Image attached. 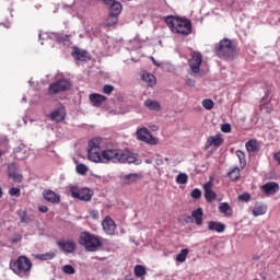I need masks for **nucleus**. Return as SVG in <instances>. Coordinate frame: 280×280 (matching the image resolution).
Returning <instances> with one entry per match:
<instances>
[{"mask_svg":"<svg viewBox=\"0 0 280 280\" xmlns=\"http://www.w3.org/2000/svg\"><path fill=\"white\" fill-rule=\"evenodd\" d=\"M118 16L109 13L105 21V27H113V25L117 24Z\"/></svg>","mask_w":280,"mask_h":280,"instance_id":"nucleus-35","label":"nucleus"},{"mask_svg":"<svg viewBox=\"0 0 280 280\" xmlns=\"http://www.w3.org/2000/svg\"><path fill=\"white\" fill-rule=\"evenodd\" d=\"M113 91H115V86H113L110 84H105L103 86V93H105V95H110V93H113Z\"/></svg>","mask_w":280,"mask_h":280,"instance_id":"nucleus-42","label":"nucleus"},{"mask_svg":"<svg viewBox=\"0 0 280 280\" xmlns=\"http://www.w3.org/2000/svg\"><path fill=\"white\" fill-rule=\"evenodd\" d=\"M190 196L191 198H195L196 200H198V198L202 196V191H200V189L198 188H195L194 190H191Z\"/></svg>","mask_w":280,"mask_h":280,"instance_id":"nucleus-43","label":"nucleus"},{"mask_svg":"<svg viewBox=\"0 0 280 280\" xmlns=\"http://www.w3.org/2000/svg\"><path fill=\"white\" fill-rule=\"evenodd\" d=\"M266 211H268V207L264 205H257L253 208V215L256 218L259 215H265Z\"/></svg>","mask_w":280,"mask_h":280,"instance_id":"nucleus-31","label":"nucleus"},{"mask_svg":"<svg viewBox=\"0 0 280 280\" xmlns=\"http://www.w3.org/2000/svg\"><path fill=\"white\" fill-rule=\"evenodd\" d=\"M165 23L173 34H182V36L191 34V21L188 19L168 15Z\"/></svg>","mask_w":280,"mask_h":280,"instance_id":"nucleus-2","label":"nucleus"},{"mask_svg":"<svg viewBox=\"0 0 280 280\" xmlns=\"http://www.w3.org/2000/svg\"><path fill=\"white\" fill-rule=\"evenodd\" d=\"M224 143V139H222V136L215 135L208 138L206 143V150H209V148H220Z\"/></svg>","mask_w":280,"mask_h":280,"instance_id":"nucleus-17","label":"nucleus"},{"mask_svg":"<svg viewBox=\"0 0 280 280\" xmlns=\"http://www.w3.org/2000/svg\"><path fill=\"white\" fill-rule=\"evenodd\" d=\"M112 156V163H128L133 165H141V159H138L137 154L130 151H121L120 149H114Z\"/></svg>","mask_w":280,"mask_h":280,"instance_id":"nucleus-6","label":"nucleus"},{"mask_svg":"<svg viewBox=\"0 0 280 280\" xmlns=\"http://www.w3.org/2000/svg\"><path fill=\"white\" fill-rule=\"evenodd\" d=\"M143 178V174L141 173H130L120 176L121 185H135V183H139Z\"/></svg>","mask_w":280,"mask_h":280,"instance_id":"nucleus-12","label":"nucleus"},{"mask_svg":"<svg viewBox=\"0 0 280 280\" xmlns=\"http://www.w3.org/2000/svg\"><path fill=\"white\" fill-rule=\"evenodd\" d=\"M20 222L24 224H30V222H34V215L27 214V211L25 210H19L18 212Z\"/></svg>","mask_w":280,"mask_h":280,"instance_id":"nucleus-27","label":"nucleus"},{"mask_svg":"<svg viewBox=\"0 0 280 280\" xmlns=\"http://www.w3.org/2000/svg\"><path fill=\"white\" fill-rule=\"evenodd\" d=\"M228 176H229V178H231V180H237V178H240V176H241L240 167L234 166V167L230 168Z\"/></svg>","mask_w":280,"mask_h":280,"instance_id":"nucleus-34","label":"nucleus"},{"mask_svg":"<svg viewBox=\"0 0 280 280\" xmlns=\"http://www.w3.org/2000/svg\"><path fill=\"white\" fill-rule=\"evenodd\" d=\"M75 170H77V174L84 176V174H86V172H89V166H86L84 164H77Z\"/></svg>","mask_w":280,"mask_h":280,"instance_id":"nucleus-38","label":"nucleus"},{"mask_svg":"<svg viewBox=\"0 0 280 280\" xmlns=\"http://www.w3.org/2000/svg\"><path fill=\"white\" fill-rule=\"evenodd\" d=\"M202 215H205V212L202 211V208H198L196 210H192L191 218H194L195 223L197 226H202Z\"/></svg>","mask_w":280,"mask_h":280,"instance_id":"nucleus-25","label":"nucleus"},{"mask_svg":"<svg viewBox=\"0 0 280 280\" xmlns=\"http://www.w3.org/2000/svg\"><path fill=\"white\" fill-rule=\"evenodd\" d=\"M226 229V225L222 222L218 221H209L208 222V230L214 231V233H224V230Z\"/></svg>","mask_w":280,"mask_h":280,"instance_id":"nucleus-21","label":"nucleus"},{"mask_svg":"<svg viewBox=\"0 0 280 280\" xmlns=\"http://www.w3.org/2000/svg\"><path fill=\"white\" fill-rule=\"evenodd\" d=\"M25 100H26V98H25V97H23V98H22V102H25Z\"/></svg>","mask_w":280,"mask_h":280,"instance_id":"nucleus-57","label":"nucleus"},{"mask_svg":"<svg viewBox=\"0 0 280 280\" xmlns=\"http://www.w3.org/2000/svg\"><path fill=\"white\" fill-rule=\"evenodd\" d=\"M144 106L145 108H148L149 110H153L154 113H159V110H161V103L151 98L144 102Z\"/></svg>","mask_w":280,"mask_h":280,"instance_id":"nucleus-24","label":"nucleus"},{"mask_svg":"<svg viewBox=\"0 0 280 280\" xmlns=\"http://www.w3.org/2000/svg\"><path fill=\"white\" fill-rule=\"evenodd\" d=\"M62 270H63L65 275H75V268H73V266H71V265H65L62 267Z\"/></svg>","mask_w":280,"mask_h":280,"instance_id":"nucleus-41","label":"nucleus"},{"mask_svg":"<svg viewBox=\"0 0 280 280\" xmlns=\"http://www.w3.org/2000/svg\"><path fill=\"white\" fill-rule=\"evenodd\" d=\"M70 14H71L72 16H75L78 13H75V12H70Z\"/></svg>","mask_w":280,"mask_h":280,"instance_id":"nucleus-55","label":"nucleus"},{"mask_svg":"<svg viewBox=\"0 0 280 280\" xmlns=\"http://www.w3.org/2000/svg\"><path fill=\"white\" fill-rule=\"evenodd\" d=\"M187 84H188V86H196V81L189 79V80L187 81Z\"/></svg>","mask_w":280,"mask_h":280,"instance_id":"nucleus-50","label":"nucleus"},{"mask_svg":"<svg viewBox=\"0 0 280 280\" xmlns=\"http://www.w3.org/2000/svg\"><path fill=\"white\" fill-rule=\"evenodd\" d=\"M50 119H52V121H62V119H65V108L55 109L50 114Z\"/></svg>","mask_w":280,"mask_h":280,"instance_id":"nucleus-29","label":"nucleus"},{"mask_svg":"<svg viewBox=\"0 0 280 280\" xmlns=\"http://www.w3.org/2000/svg\"><path fill=\"white\" fill-rule=\"evenodd\" d=\"M220 213H223L225 218H231L233 215V208L228 202H221L219 205Z\"/></svg>","mask_w":280,"mask_h":280,"instance_id":"nucleus-26","label":"nucleus"},{"mask_svg":"<svg viewBox=\"0 0 280 280\" xmlns=\"http://www.w3.org/2000/svg\"><path fill=\"white\" fill-rule=\"evenodd\" d=\"M56 40L60 45H71L69 35H60L58 33H39V40Z\"/></svg>","mask_w":280,"mask_h":280,"instance_id":"nucleus-9","label":"nucleus"},{"mask_svg":"<svg viewBox=\"0 0 280 280\" xmlns=\"http://www.w3.org/2000/svg\"><path fill=\"white\" fill-rule=\"evenodd\" d=\"M57 246L62 253H73L75 250V242L73 241H59Z\"/></svg>","mask_w":280,"mask_h":280,"instance_id":"nucleus-19","label":"nucleus"},{"mask_svg":"<svg viewBox=\"0 0 280 280\" xmlns=\"http://www.w3.org/2000/svg\"><path fill=\"white\" fill-rule=\"evenodd\" d=\"M155 163H156V165H163V160L162 159H156Z\"/></svg>","mask_w":280,"mask_h":280,"instance_id":"nucleus-52","label":"nucleus"},{"mask_svg":"<svg viewBox=\"0 0 280 280\" xmlns=\"http://www.w3.org/2000/svg\"><path fill=\"white\" fill-rule=\"evenodd\" d=\"M8 173L14 183H21L23 180V175L19 173V165L16 163H10L8 165Z\"/></svg>","mask_w":280,"mask_h":280,"instance_id":"nucleus-15","label":"nucleus"},{"mask_svg":"<svg viewBox=\"0 0 280 280\" xmlns=\"http://www.w3.org/2000/svg\"><path fill=\"white\" fill-rule=\"evenodd\" d=\"M13 154L18 161H25L30 156V149L27 145L20 143L13 149Z\"/></svg>","mask_w":280,"mask_h":280,"instance_id":"nucleus-13","label":"nucleus"},{"mask_svg":"<svg viewBox=\"0 0 280 280\" xmlns=\"http://www.w3.org/2000/svg\"><path fill=\"white\" fill-rule=\"evenodd\" d=\"M238 200L242 202H249L250 201V194L244 192L238 196Z\"/></svg>","mask_w":280,"mask_h":280,"instance_id":"nucleus-44","label":"nucleus"},{"mask_svg":"<svg viewBox=\"0 0 280 280\" xmlns=\"http://www.w3.org/2000/svg\"><path fill=\"white\" fill-rule=\"evenodd\" d=\"M221 130H222V132H231V124H223L222 126H221Z\"/></svg>","mask_w":280,"mask_h":280,"instance_id":"nucleus-46","label":"nucleus"},{"mask_svg":"<svg viewBox=\"0 0 280 280\" xmlns=\"http://www.w3.org/2000/svg\"><path fill=\"white\" fill-rule=\"evenodd\" d=\"M165 161H170V159L166 158Z\"/></svg>","mask_w":280,"mask_h":280,"instance_id":"nucleus-60","label":"nucleus"},{"mask_svg":"<svg viewBox=\"0 0 280 280\" xmlns=\"http://www.w3.org/2000/svg\"><path fill=\"white\" fill-rule=\"evenodd\" d=\"M100 138H93L89 141V161H92V163H113L114 149H106L102 151V148H100Z\"/></svg>","mask_w":280,"mask_h":280,"instance_id":"nucleus-1","label":"nucleus"},{"mask_svg":"<svg viewBox=\"0 0 280 280\" xmlns=\"http://www.w3.org/2000/svg\"><path fill=\"white\" fill-rule=\"evenodd\" d=\"M151 60H152V62H153V65H154L155 67H163V62L156 61V59H154V57H151Z\"/></svg>","mask_w":280,"mask_h":280,"instance_id":"nucleus-48","label":"nucleus"},{"mask_svg":"<svg viewBox=\"0 0 280 280\" xmlns=\"http://www.w3.org/2000/svg\"><path fill=\"white\" fill-rule=\"evenodd\" d=\"M236 156L240 161V167L242 170H244V167H246V153H244V151H242V150H237L236 151Z\"/></svg>","mask_w":280,"mask_h":280,"instance_id":"nucleus-33","label":"nucleus"},{"mask_svg":"<svg viewBox=\"0 0 280 280\" xmlns=\"http://www.w3.org/2000/svg\"><path fill=\"white\" fill-rule=\"evenodd\" d=\"M136 277H143L145 275V268L141 265L135 267Z\"/></svg>","mask_w":280,"mask_h":280,"instance_id":"nucleus-39","label":"nucleus"},{"mask_svg":"<svg viewBox=\"0 0 280 280\" xmlns=\"http://www.w3.org/2000/svg\"><path fill=\"white\" fill-rule=\"evenodd\" d=\"M56 257V253L54 252H47L45 254H36L35 258L39 259L40 261H49L50 259H54Z\"/></svg>","mask_w":280,"mask_h":280,"instance_id":"nucleus-30","label":"nucleus"},{"mask_svg":"<svg viewBox=\"0 0 280 280\" xmlns=\"http://www.w3.org/2000/svg\"><path fill=\"white\" fill-rule=\"evenodd\" d=\"M90 101L92 102L93 106H96V108H98V106L106 102V96L98 93H94L90 95Z\"/></svg>","mask_w":280,"mask_h":280,"instance_id":"nucleus-23","label":"nucleus"},{"mask_svg":"<svg viewBox=\"0 0 280 280\" xmlns=\"http://www.w3.org/2000/svg\"><path fill=\"white\" fill-rule=\"evenodd\" d=\"M69 194L77 200H82L83 202H89L93 198V194L89 188H79L78 186H69Z\"/></svg>","mask_w":280,"mask_h":280,"instance_id":"nucleus-7","label":"nucleus"},{"mask_svg":"<svg viewBox=\"0 0 280 280\" xmlns=\"http://www.w3.org/2000/svg\"><path fill=\"white\" fill-rule=\"evenodd\" d=\"M40 44H42V45H45V43H44V42H42Z\"/></svg>","mask_w":280,"mask_h":280,"instance_id":"nucleus-58","label":"nucleus"},{"mask_svg":"<svg viewBox=\"0 0 280 280\" xmlns=\"http://www.w3.org/2000/svg\"><path fill=\"white\" fill-rule=\"evenodd\" d=\"M78 242L88 253H97V250L102 248V240H100V236L91 234L89 231L81 232Z\"/></svg>","mask_w":280,"mask_h":280,"instance_id":"nucleus-3","label":"nucleus"},{"mask_svg":"<svg viewBox=\"0 0 280 280\" xmlns=\"http://www.w3.org/2000/svg\"><path fill=\"white\" fill-rule=\"evenodd\" d=\"M189 180V175L185 173H180L176 177V184L177 185H187V182Z\"/></svg>","mask_w":280,"mask_h":280,"instance_id":"nucleus-37","label":"nucleus"},{"mask_svg":"<svg viewBox=\"0 0 280 280\" xmlns=\"http://www.w3.org/2000/svg\"><path fill=\"white\" fill-rule=\"evenodd\" d=\"M214 54L224 60H231L235 56V46L229 38H223L214 46Z\"/></svg>","mask_w":280,"mask_h":280,"instance_id":"nucleus-5","label":"nucleus"},{"mask_svg":"<svg viewBox=\"0 0 280 280\" xmlns=\"http://www.w3.org/2000/svg\"><path fill=\"white\" fill-rule=\"evenodd\" d=\"M28 84H30V86H32L33 82H32V81H28Z\"/></svg>","mask_w":280,"mask_h":280,"instance_id":"nucleus-56","label":"nucleus"},{"mask_svg":"<svg viewBox=\"0 0 280 280\" xmlns=\"http://www.w3.org/2000/svg\"><path fill=\"white\" fill-rule=\"evenodd\" d=\"M136 137L138 141L148 143V145H156L159 143V138L152 137L150 130L145 127L137 129Z\"/></svg>","mask_w":280,"mask_h":280,"instance_id":"nucleus-8","label":"nucleus"},{"mask_svg":"<svg viewBox=\"0 0 280 280\" xmlns=\"http://www.w3.org/2000/svg\"><path fill=\"white\" fill-rule=\"evenodd\" d=\"M38 211H40V213H47V211H49V208H47V206H39Z\"/></svg>","mask_w":280,"mask_h":280,"instance_id":"nucleus-47","label":"nucleus"},{"mask_svg":"<svg viewBox=\"0 0 280 280\" xmlns=\"http://www.w3.org/2000/svg\"><path fill=\"white\" fill-rule=\"evenodd\" d=\"M10 269L18 277L27 279L30 277V270H32V260L25 256H20L15 261L10 262Z\"/></svg>","mask_w":280,"mask_h":280,"instance_id":"nucleus-4","label":"nucleus"},{"mask_svg":"<svg viewBox=\"0 0 280 280\" xmlns=\"http://www.w3.org/2000/svg\"><path fill=\"white\" fill-rule=\"evenodd\" d=\"M144 163H147L148 165H151L152 160H151V159H147V160L144 161Z\"/></svg>","mask_w":280,"mask_h":280,"instance_id":"nucleus-54","label":"nucleus"},{"mask_svg":"<svg viewBox=\"0 0 280 280\" xmlns=\"http://www.w3.org/2000/svg\"><path fill=\"white\" fill-rule=\"evenodd\" d=\"M202 106L206 110H211V108H213V101L211 98H206L202 101Z\"/></svg>","mask_w":280,"mask_h":280,"instance_id":"nucleus-40","label":"nucleus"},{"mask_svg":"<svg viewBox=\"0 0 280 280\" xmlns=\"http://www.w3.org/2000/svg\"><path fill=\"white\" fill-rule=\"evenodd\" d=\"M245 148L247 152H257L259 150V147L257 145L256 140H249L246 142Z\"/></svg>","mask_w":280,"mask_h":280,"instance_id":"nucleus-36","label":"nucleus"},{"mask_svg":"<svg viewBox=\"0 0 280 280\" xmlns=\"http://www.w3.org/2000/svg\"><path fill=\"white\" fill-rule=\"evenodd\" d=\"M260 189L266 196H275V194L279 191V184H277L276 182H268L262 185Z\"/></svg>","mask_w":280,"mask_h":280,"instance_id":"nucleus-16","label":"nucleus"},{"mask_svg":"<svg viewBox=\"0 0 280 280\" xmlns=\"http://www.w3.org/2000/svg\"><path fill=\"white\" fill-rule=\"evenodd\" d=\"M102 226L106 235H115V231H117V224L110 217H106L103 222Z\"/></svg>","mask_w":280,"mask_h":280,"instance_id":"nucleus-14","label":"nucleus"},{"mask_svg":"<svg viewBox=\"0 0 280 280\" xmlns=\"http://www.w3.org/2000/svg\"><path fill=\"white\" fill-rule=\"evenodd\" d=\"M43 196L45 200L51 202L52 205H58V202H60V195L56 194L52 190H45Z\"/></svg>","mask_w":280,"mask_h":280,"instance_id":"nucleus-20","label":"nucleus"},{"mask_svg":"<svg viewBox=\"0 0 280 280\" xmlns=\"http://www.w3.org/2000/svg\"><path fill=\"white\" fill-rule=\"evenodd\" d=\"M3 153L0 151V156L2 155Z\"/></svg>","mask_w":280,"mask_h":280,"instance_id":"nucleus-59","label":"nucleus"},{"mask_svg":"<svg viewBox=\"0 0 280 280\" xmlns=\"http://www.w3.org/2000/svg\"><path fill=\"white\" fill-rule=\"evenodd\" d=\"M187 255H189V249H182L180 253L176 256L175 261L178 264H185V261H187Z\"/></svg>","mask_w":280,"mask_h":280,"instance_id":"nucleus-32","label":"nucleus"},{"mask_svg":"<svg viewBox=\"0 0 280 280\" xmlns=\"http://www.w3.org/2000/svg\"><path fill=\"white\" fill-rule=\"evenodd\" d=\"M188 65L194 73H200V65H202V54L198 51H192L191 58L188 60Z\"/></svg>","mask_w":280,"mask_h":280,"instance_id":"nucleus-11","label":"nucleus"},{"mask_svg":"<svg viewBox=\"0 0 280 280\" xmlns=\"http://www.w3.org/2000/svg\"><path fill=\"white\" fill-rule=\"evenodd\" d=\"M10 196H15V198H19L21 196V189L13 187L9 190Z\"/></svg>","mask_w":280,"mask_h":280,"instance_id":"nucleus-45","label":"nucleus"},{"mask_svg":"<svg viewBox=\"0 0 280 280\" xmlns=\"http://www.w3.org/2000/svg\"><path fill=\"white\" fill-rule=\"evenodd\" d=\"M213 182H208L203 185L205 198L207 202H213L215 200V192L212 189Z\"/></svg>","mask_w":280,"mask_h":280,"instance_id":"nucleus-18","label":"nucleus"},{"mask_svg":"<svg viewBox=\"0 0 280 280\" xmlns=\"http://www.w3.org/2000/svg\"><path fill=\"white\" fill-rule=\"evenodd\" d=\"M72 57L74 60L84 61V60H86V58H89V52H86V50L74 47L73 51H72Z\"/></svg>","mask_w":280,"mask_h":280,"instance_id":"nucleus-22","label":"nucleus"},{"mask_svg":"<svg viewBox=\"0 0 280 280\" xmlns=\"http://www.w3.org/2000/svg\"><path fill=\"white\" fill-rule=\"evenodd\" d=\"M275 161H277L278 165H280V151L273 154Z\"/></svg>","mask_w":280,"mask_h":280,"instance_id":"nucleus-49","label":"nucleus"},{"mask_svg":"<svg viewBox=\"0 0 280 280\" xmlns=\"http://www.w3.org/2000/svg\"><path fill=\"white\" fill-rule=\"evenodd\" d=\"M142 80L148 84V86L156 85V77H154L152 73L143 72Z\"/></svg>","mask_w":280,"mask_h":280,"instance_id":"nucleus-28","label":"nucleus"},{"mask_svg":"<svg viewBox=\"0 0 280 280\" xmlns=\"http://www.w3.org/2000/svg\"><path fill=\"white\" fill-rule=\"evenodd\" d=\"M0 25H3L4 27H10V21H7L5 23H0Z\"/></svg>","mask_w":280,"mask_h":280,"instance_id":"nucleus-53","label":"nucleus"},{"mask_svg":"<svg viewBox=\"0 0 280 280\" xmlns=\"http://www.w3.org/2000/svg\"><path fill=\"white\" fill-rule=\"evenodd\" d=\"M71 89V81L67 79H60L59 81L52 83L48 88L50 95H56V93H62V91H69Z\"/></svg>","mask_w":280,"mask_h":280,"instance_id":"nucleus-10","label":"nucleus"},{"mask_svg":"<svg viewBox=\"0 0 280 280\" xmlns=\"http://www.w3.org/2000/svg\"><path fill=\"white\" fill-rule=\"evenodd\" d=\"M150 128H151V130H152L153 132H156V130H159V126H156V125H153V126H151Z\"/></svg>","mask_w":280,"mask_h":280,"instance_id":"nucleus-51","label":"nucleus"}]
</instances>
